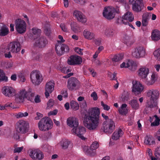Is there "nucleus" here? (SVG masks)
<instances>
[{
    "label": "nucleus",
    "mask_w": 160,
    "mask_h": 160,
    "mask_svg": "<svg viewBox=\"0 0 160 160\" xmlns=\"http://www.w3.org/2000/svg\"><path fill=\"white\" fill-rule=\"evenodd\" d=\"M8 32V28L6 25H4L1 27L0 29V36H5L7 35Z\"/></svg>",
    "instance_id": "obj_33"
},
{
    "label": "nucleus",
    "mask_w": 160,
    "mask_h": 160,
    "mask_svg": "<svg viewBox=\"0 0 160 160\" xmlns=\"http://www.w3.org/2000/svg\"><path fill=\"white\" fill-rule=\"evenodd\" d=\"M134 19V17L132 14L130 12H128L125 13L122 18H118L117 20V22L119 24L123 23L127 25L128 22H131Z\"/></svg>",
    "instance_id": "obj_7"
},
{
    "label": "nucleus",
    "mask_w": 160,
    "mask_h": 160,
    "mask_svg": "<svg viewBox=\"0 0 160 160\" xmlns=\"http://www.w3.org/2000/svg\"><path fill=\"white\" fill-rule=\"evenodd\" d=\"M80 107L83 108H85L87 107V103L85 101H83L79 103Z\"/></svg>",
    "instance_id": "obj_56"
},
{
    "label": "nucleus",
    "mask_w": 160,
    "mask_h": 160,
    "mask_svg": "<svg viewBox=\"0 0 160 160\" xmlns=\"http://www.w3.org/2000/svg\"><path fill=\"white\" fill-rule=\"evenodd\" d=\"M132 54L133 56L136 58L143 57L146 54V50L142 46L137 47L135 48Z\"/></svg>",
    "instance_id": "obj_15"
},
{
    "label": "nucleus",
    "mask_w": 160,
    "mask_h": 160,
    "mask_svg": "<svg viewBox=\"0 0 160 160\" xmlns=\"http://www.w3.org/2000/svg\"><path fill=\"white\" fill-rule=\"evenodd\" d=\"M136 67V64L131 60H128L126 64L125 62H123L120 65L121 68H128L132 71L135 70Z\"/></svg>",
    "instance_id": "obj_22"
},
{
    "label": "nucleus",
    "mask_w": 160,
    "mask_h": 160,
    "mask_svg": "<svg viewBox=\"0 0 160 160\" xmlns=\"http://www.w3.org/2000/svg\"><path fill=\"white\" fill-rule=\"evenodd\" d=\"M28 123L27 122L21 120H19L16 123V129L18 133L24 134L28 131Z\"/></svg>",
    "instance_id": "obj_5"
},
{
    "label": "nucleus",
    "mask_w": 160,
    "mask_h": 160,
    "mask_svg": "<svg viewBox=\"0 0 160 160\" xmlns=\"http://www.w3.org/2000/svg\"><path fill=\"white\" fill-rule=\"evenodd\" d=\"M8 46L9 50L13 53H18L21 48V45L18 40L10 42Z\"/></svg>",
    "instance_id": "obj_13"
},
{
    "label": "nucleus",
    "mask_w": 160,
    "mask_h": 160,
    "mask_svg": "<svg viewBox=\"0 0 160 160\" xmlns=\"http://www.w3.org/2000/svg\"><path fill=\"white\" fill-rule=\"evenodd\" d=\"M9 51L8 46L4 48H0V55L5 54V53H7Z\"/></svg>",
    "instance_id": "obj_44"
},
{
    "label": "nucleus",
    "mask_w": 160,
    "mask_h": 160,
    "mask_svg": "<svg viewBox=\"0 0 160 160\" xmlns=\"http://www.w3.org/2000/svg\"><path fill=\"white\" fill-rule=\"evenodd\" d=\"M54 87V83L53 81H50L46 83L45 95L46 98H48L49 96V94L53 91Z\"/></svg>",
    "instance_id": "obj_20"
},
{
    "label": "nucleus",
    "mask_w": 160,
    "mask_h": 160,
    "mask_svg": "<svg viewBox=\"0 0 160 160\" xmlns=\"http://www.w3.org/2000/svg\"><path fill=\"white\" fill-rule=\"evenodd\" d=\"M149 72V69L145 67H141L138 71L139 76L142 79L147 80V78Z\"/></svg>",
    "instance_id": "obj_23"
},
{
    "label": "nucleus",
    "mask_w": 160,
    "mask_h": 160,
    "mask_svg": "<svg viewBox=\"0 0 160 160\" xmlns=\"http://www.w3.org/2000/svg\"><path fill=\"white\" fill-rule=\"evenodd\" d=\"M60 27L62 30L64 32H68V30L66 26L65 23H62L60 25Z\"/></svg>",
    "instance_id": "obj_48"
},
{
    "label": "nucleus",
    "mask_w": 160,
    "mask_h": 160,
    "mask_svg": "<svg viewBox=\"0 0 160 160\" xmlns=\"http://www.w3.org/2000/svg\"><path fill=\"white\" fill-rule=\"evenodd\" d=\"M124 43L127 45V46L130 45L131 42L130 41V38L128 37H126L124 40Z\"/></svg>",
    "instance_id": "obj_49"
},
{
    "label": "nucleus",
    "mask_w": 160,
    "mask_h": 160,
    "mask_svg": "<svg viewBox=\"0 0 160 160\" xmlns=\"http://www.w3.org/2000/svg\"><path fill=\"white\" fill-rule=\"evenodd\" d=\"M44 32L47 36H49L50 35L51 33L50 28H45L44 29Z\"/></svg>",
    "instance_id": "obj_54"
},
{
    "label": "nucleus",
    "mask_w": 160,
    "mask_h": 160,
    "mask_svg": "<svg viewBox=\"0 0 160 160\" xmlns=\"http://www.w3.org/2000/svg\"><path fill=\"white\" fill-rule=\"evenodd\" d=\"M88 70L93 77H94L96 76V72H94V70L93 69L89 68Z\"/></svg>",
    "instance_id": "obj_63"
},
{
    "label": "nucleus",
    "mask_w": 160,
    "mask_h": 160,
    "mask_svg": "<svg viewBox=\"0 0 160 160\" xmlns=\"http://www.w3.org/2000/svg\"><path fill=\"white\" fill-rule=\"evenodd\" d=\"M82 62V59L79 56L71 55L67 61V63L70 65H76L80 64Z\"/></svg>",
    "instance_id": "obj_16"
},
{
    "label": "nucleus",
    "mask_w": 160,
    "mask_h": 160,
    "mask_svg": "<svg viewBox=\"0 0 160 160\" xmlns=\"http://www.w3.org/2000/svg\"><path fill=\"white\" fill-rule=\"evenodd\" d=\"M91 96L92 98L94 100L96 101L98 99L97 94L95 92H92L91 95Z\"/></svg>",
    "instance_id": "obj_53"
},
{
    "label": "nucleus",
    "mask_w": 160,
    "mask_h": 160,
    "mask_svg": "<svg viewBox=\"0 0 160 160\" xmlns=\"http://www.w3.org/2000/svg\"><path fill=\"white\" fill-rule=\"evenodd\" d=\"M99 109L97 107L89 108L87 114L85 115L83 124L84 126L90 130H96L100 122Z\"/></svg>",
    "instance_id": "obj_1"
},
{
    "label": "nucleus",
    "mask_w": 160,
    "mask_h": 160,
    "mask_svg": "<svg viewBox=\"0 0 160 160\" xmlns=\"http://www.w3.org/2000/svg\"><path fill=\"white\" fill-rule=\"evenodd\" d=\"M11 51L9 50L7 53H5L4 56L5 58H10L12 57V55L10 53Z\"/></svg>",
    "instance_id": "obj_62"
},
{
    "label": "nucleus",
    "mask_w": 160,
    "mask_h": 160,
    "mask_svg": "<svg viewBox=\"0 0 160 160\" xmlns=\"http://www.w3.org/2000/svg\"><path fill=\"white\" fill-rule=\"evenodd\" d=\"M23 114L22 112H20L16 115L15 116L17 118H18L23 117Z\"/></svg>",
    "instance_id": "obj_64"
},
{
    "label": "nucleus",
    "mask_w": 160,
    "mask_h": 160,
    "mask_svg": "<svg viewBox=\"0 0 160 160\" xmlns=\"http://www.w3.org/2000/svg\"><path fill=\"white\" fill-rule=\"evenodd\" d=\"M23 148V147L15 148L13 152L14 153L17 152H20L22 150Z\"/></svg>",
    "instance_id": "obj_55"
},
{
    "label": "nucleus",
    "mask_w": 160,
    "mask_h": 160,
    "mask_svg": "<svg viewBox=\"0 0 160 160\" xmlns=\"http://www.w3.org/2000/svg\"><path fill=\"white\" fill-rule=\"evenodd\" d=\"M147 96L150 97V102L148 103V107L152 108L156 107L157 100L158 99L159 95V91L156 89H152L147 92Z\"/></svg>",
    "instance_id": "obj_3"
},
{
    "label": "nucleus",
    "mask_w": 160,
    "mask_h": 160,
    "mask_svg": "<svg viewBox=\"0 0 160 160\" xmlns=\"http://www.w3.org/2000/svg\"><path fill=\"white\" fill-rule=\"evenodd\" d=\"M61 94L64 98H66L68 97V93L66 90H62L61 92Z\"/></svg>",
    "instance_id": "obj_60"
},
{
    "label": "nucleus",
    "mask_w": 160,
    "mask_h": 160,
    "mask_svg": "<svg viewBox=\"0 0 160 160\" xmlns=\"http://www.w3.org/2000/svg\"><path fill=\"white\" fill-rule=\"evenodd\" d=\"M34 100L35 102L36 103L40 102H41L40 96L38 95H37V96H35Z\"/></svg>",
    "instance_id": "obj_58"
},
{
    "label": "nucleus",
    "mask_w": 160,
    "mask_h": 160,
    "mask_svg": "<svg viewBox=\"0 0 160 160\" xmlns=\"http://www.w3.org/2000/svg\"><path fill=\"white\" fill-rule=\"evenodd\" d=\"M15 28L17 32L21 34L26 30V24L25 22L21 19H18L15 21Z\"/></svg>",
    "instance_id": "obj_11"
},
{
    "label": "nucleus",
    "mask_w": 160,
    "mask_h": 160,
    "mask_svg": "<svg viewBox=\"0 0 160 160\" xmlns=\"http://www.w3.org/2000/svg\"><path fill=\"white\" fill-rule=\"evenodd\" d=\"M150 18L149 14L147 13H144L142 16V26H146L148 23V21Z\"/></svg>",
    "instance_id": "obj_32"
},
{
    "label": "nucleus",
    "mask_w": 160,
    "mask_h": 160,
    "mask_svg": "<svg viewBox=\"0 0 160 160\" xmlns=\"http://www.w3.org/2000/svg\"><path fill=\"white\" fill-rule=\"evenodd\" d=\"M75 3L80 5H83L85 3V0H73Z\"/></svg>",
    "instance_id": "obj_52"
},
{
    "label": "nucleus",
    "mask_w": 160,
    "mask_h": 160,
    "mask_svg": "<svg viewBox=\"0 0 160 160\" xmlns=\"http://www.w3.org/2000/svg\"><path fill=\"white\" fill-rule=\"evenodd\" d=\"M51 136V133L49 132H44L42 135V137L43 139L47 140L49 138H50Z\"/></svg>",
    "instance_id": "obj_43"
},
{
    "label": "nucleus",
    "mask_w": 160,
    "mask_h": 160,
    "mask_svg": "<svg viewBox=\"0 0 160 160\" xmlns=\"http://www.w3.org/2000/svg\"><path fill=\"white\" fill-rule=\"evenodd\" d=\"M104 34L107 37H112L114 35L115 31L111 28H108L104 30Z\"/></svg>",
    "instance_id": "obj_30"
},
{
    "label": "nucleus",
    "mask_w": 160,
    "mask_h": 160,
    "mask_svg": "<svg viewBox=\"0 0 160 160\" xmlns=\"http://www.w3.org/2000/svg\"><path fill=\"white\" fill-rule=\"evenodd\" d=\"M101 104L103 107V108L104 110L107 111H108L110 109V107L107 105L105 104L103 101H102L101 102Z\"/></svg>",
    "instance_id": "obj_51"
},
{
    "label": "nucleus",
    "mask_w": 160,
    "mask_h": 160,
    "mask_svg": "<svg viewBox=\"0 0 160 160\" xmlns=\"http://www.w3.org/2000/svg\"><path fill=\"white\" fill-rule=\"evenodd\" d=\"M123 58V55L122 54H120L115 56L112 60L113 61L117 62L122 60Z\"/></svg>",
    "instance_id": "obj_40"
},
{
    "label": "nucleus",
    "mask_w": 160,
    "mask_h": 160,
    "mask_svg": "<svg viewBox=\"0 0 160 160\" xmlns=\"http://www.w3.org/2000/svg\"><path fill=\"white\" fill-rule=\"evenodd\" d=\"M99 147V144L97 141L94 142L92 144L89 148L88 146H84L83 148L84 152L88 155L94 156L95 154L96 150Z\"/></svg>",
    "instance_id": "obj_8"
},
{
    "label": "nucleus",
    "mask_w": 160,
    "mask_h": 160,
    "mask_svg": "<svg viewBox=\"0 0 160 160\" xmlns=\"http://www.w3.org/2000/svg\"><path fill=\"white\" fill-rule=\"evenodd\" d=\"M52 124V122L51 119L45 117L41 119L38 122V127L40 131H44L51 129Z\"/></svg>",
    "instance_id": "obj_4"
},
{
    "label": "nucleus",
    "mask_w": 160,
    "mask_h": 160,
    "mask_svg": "<svg viewBox=\"0 0 160 160\" xmlns=\"http://www.w3.org/2000/svg\"><path fill=\"white\" fill-rule=\"evenodd\" d=\"M153 55L157 60L160 61V48L154 51Z\"/></svg>",
    "instance_id": "obj_41"
},
{
    "label": "nucleus",
    "mask_w": 160,
    "mask_h": 160,
    "mask_svg": "<svg viewBox=\"0 0 160 160\" xmlns=\"http://www.w3.org/2000/svg\"><path fill=\"white\" fill-rule=\"evenodd\" d=\"M55 50L56 53L58 56H61L66 52H69V48L67 45L58 43L55 46Z\"/></svg>",
    "instance_id": "obj_10"
},
{
    "label": "nucleus",
    "mask_w": 160,
    "mask_h": 160,
    "mask_svg": "<svg viewBox=\"0 0 160 160\" xmlns=\"http://www.w3.org/2000/svg\"><path fill=\"white\" fill-rule=\"evenodd\" d=\"M54 102H53V100L52 99H50L49 100L48 103H47V108H51L54 105Z\"/></svg>",
    "instance_id": "obj_50"
},
{
    "label": "nucleus",
    "mask_w": 160,
    "mask_h": 160,
    "mask_svg": "<svg viewBox=\"0 0 160 160\" xmlns=\"http://www.w3.org/2000/svg\"><path fill=\"white\" fill-rule=\"evenodd\" d=\"M102 14L103 16L108 19H113L115 15L113 8L109 7L104 8Z\"/></svg>",
    "instance_id": "obj_14"
},
{
    "label": "nucleus",
    "mask_w": 160,
    "mask_h": 160,
    "mask_svg": "<svg viewBox=\"0 0 160 160\" xmlns=\"http://www.w3.org/2000/svg\"><path fill=\"white\" fill-rule=\"evenodd\" d=\"M145 143L148 145L154 146L155 145V142L153 137L151 135H147L145 138Z\"/></svg>",
    "instance_id": "obj_27"
},
{
    "label": "nucleus",
    "mask_w": 160,
    "mask_h": 160,
    "mask_svg": "<svg viewBox=\"0 0 160 160\" xmlns=\"http://www.w3.org/2000/svg\"><path fill=\"white\" fill-rule=\"evenodd\" d=\"M83 35L85 38L90 40L94 39L95 37L94 33L88 29L84 30Z\"/></svg>",
    "instance_id": "obj_26"
},
{
    "label": "nucleus",
    "mask_w": 160,
    "mask_h": 160,
    "mask_svg": "<svg viewBox=\"0 0 160 160\" xmlns=\"http://www.w3.org/2000/svg\"><path fill=\"white\" fill-rule=\"evenodd\" d=\"M33 153V152L31 153V158L35 160H42L44 157V155L42 152L40 151H36V156L34 157L32 154Z\"/></svg>",
    "instance_id": "obj_29"
},
{
    "label": "nucleus",
    "mask_w": 160,
    "mask_h": 160,
    "mask_svg": "<svg viewBox=\"0 0 160 160\" xmlns=\"http://www.w3.org/2000/svg\"><path fill=\"white\" fill-rule=\"evenodd\" d=\"M15 91L12 87L6 86L3 88L2 93L6 96L11 97L15 95Z\"/></svg>",
    "instance_id": "obj_24"
},
{
    "label": "nucleus",
    "mask_w": 160,
    "mask_h": 160,
    "mask_svg": "<svg viewBox=\"0 0 160 160\" xmlns=\"http://www.w3.org/2000/svg\"><path fill=\"white\" fill-rule=\"evenodd\" d=\"M152 38L153 41H158L160 39V31L157 30H153L152 33Z\"/></svg>",
    "instance_id": "obj_31"
},
{
    "label": "nucleus",
    "mask_w": 160,
    "mask_h": 160,
    "mask_svg": "<svg viewBox=\"0 0 160 160\" xmlns=\"http://www.w3.org/2000/svg\"><path fill=\"white\" fill-rule=\"evenodd\" d=\"M57 112L58 110L57 109H55L53 111L49 112L48 114L49 116L51 115H55L57 114Z\"/></svg>",
    "instance_id": "obj_57"
},
{
    "label": "nucleus",
    "mask_w": 160,
    "mask_h": 160,
    "mask_svg": "<svg viewBox=\"0 0 160 160\" xmlns=\"http://www.w3.org/2000/svg\"><path fill=\"white\" fill-rule=\"evenodd\" d=\"M127 106V105L125 103L122 104L121 107L119 109V113L121 115H126L128 113V110L126 108Z\"/></svg>",
    "instance_id": "obj_35"
},
{
    "label": "nucleus",
    "mask_w": 160,
    "mask_h": 160,
    "mask_svg": "<svg viewBox=\"0 0 160 160\" xmlns=\"http://www.w3.org/2000/svg\"><path fill=\"white\" fill-rule=\"evenodd\" d=\"M156 118L155 120L151 124V125L152 126H158L160 124V119L157 117V115L155 116Z\"/></svg>",
    "instance_id": "obj_45"
},
{
    "label": "nucleus",
    "mask_w": 160,
    "mask_h": 160,
    "mask_svg": "<svg viewBox=\"0 0 160 160\" xmlns=\"http://www.w3.org/2000/svg\"><path fill=\"white\" fill-rule=\"evenodd\" d=\"M132 83V92H134L135 94H140L144 89L143 86L139 82L137 81L133 82Z\"/></svg>",
    "instance_id": "obj_18"
},
{
    "label": "nucleus",
    "mask_w": 160,
    "mask_h": 160,
    "mask_svg": "<svg viewBox=\"0 0 160 160\" xmlns=\"http://www.w3.org/2000/svg\"><path fill=\"white\" fill-rule=\"evenodd\" d=\"M67 125L71 127L76 128L78 125V119L74 117L68 118L67 121Z\"/></svg>",
    "instance_id": "obj_25"
},
{
    "label": "nucleus",
    "mask_w": 160,
    "mask_h": 160,
    "mask_svg": "<svg viewBox=\"0 0 160 160\" xmlns=\"http://www.w3.org/2000/svg\"><path fill=\"white\" fill-rule=\"evenodd\" d=\"M30 77L32 83L35 85H38L43 80L42 75L39 71L32 72Z\"/></svg>",
    "instance_id": "obj_12"
},
{
    "label": "nucleus",
    "mask_w": 160,
    "mask_h": 160,
    "mask_svg": "<svg viewBox=\"0 0 160 160\" xmlns=\"http://www.w3.org/2000/svg\"><path fill=\"white\" fill-rule=\"evenodd\" d=\"M35 93L32 92V89L29 88L28 91L25 89L20 90L15 98L16 101L19 102H23L26 98L31 102H33Z\"/></svg>",
    "instance_id": "obj_2"
},
{
    "label": "nucleus",
    "mask_w": 160,
    "mask_h": 160,
    "mask_svg": "<svg viewBox=\"0 0 160 160\" xmlns=\"http://www.w3.org/2000/svg\"><path fill=\"white\" fill-rule=\"evenodd\" d=\"M32 31L33 35L36 36L37 37L39 36L41 32L40 29L36 28H33L32 29ZM35 37L36 36H35Z\"/></svg>",
    "instance_id": "obj_42"
},
{
    "label": "nucleus",
    "mask_w": 160,
    "mask_h": 160,
    "mask_svg": "<svg viewBox=\"0 0 160 160\" xmlns=\"http://www.w3.org/2000/svg\"><path fill=\"white\" fill-rule=\"evenodd\" d=\"M158 79V75L156 73H153L151 75V80L148 81L147 83L148 85H152Z\"/></svg>",
    "instance_id": "obj_36"
},
{
    "label": "nucleus",
    "mask_w": 160,
    "mask_h": 160,
    "mask_svg": "<svg viewBox=\"0 0 160 160\" xmlns=\"http://www.w3.org/2000/svg\"><path fill=\"white\" fill-rule=\"evenodd\" d=\"M48 43V40L44 36H41L37 38L36 41L34 45L39 48H42L45 47Z\"/></svg>",
    "instance_id": "obj_19"
},
{
    "label": "nucleus",
    "mask_w": 160,
    "mask_h": 160,
    "mask_svg": "<svg viewBox=\"0 0 160 160\" xmlns=\"http://www.w3.org/2000/svg\"><path fill=\"white\" fill-rule=\"evenodd\" d=\"M83 49H81L78 47H76L75 48L74 50L75 52L81 55L83 54L82 51Z\"/></svg>",
    "instance_id": "obj_47"
},
{
    "label": "nucleus",
    "mask_w": 160,
    "mask_h": 160,
    "mask_svg": "<svg viewBox=\"0 0 160 160\" xmlns=\"http://www.w3.org/2000/svg\"><path fill=\"white\" fill-rule=\"evenodd\" d=\"M86 132V128L81 126L78 125L77 127L74 128L72 130V132L73 134L76 135L82 140H85L86 139L83 136Z\"/></svg>",
    "instance_id": "obj_9"
},
{
    "label": "nucleus",
    "mask_w": 160,
    "mask_h": 160,
    "mask_svg": "<svg viewBox=\"0 0 160 160\" xmlns=\"http://www.w3.org/2000/svg\"><path fill=\"white\" fill-rule=\"evenodd\" d=\"M73 15L78 21L82 23H85L87 20L86 16L82 12L78 10L74 11Z\"/></svg>",
    "instance_id": "obj_17"
},
{
    "label": "nucleus",
    "mask_w": 160,
    "mask_h": 160,
    "mask_svg": "<svg viewBox=\"0 0 160 160\" xmlns=\"http://www.w3.org/2000/svg\"><path fill=\"white\" fill-rule=\"evenodd\" d=\"M8 79V77L6 76L5 72L2 70L0 69V82L2 81L7 82Z\"/></svg>",
    "instance_id": "obj_38"
},
{
    "label": "nucleus",
    "mask_w": 160,
    "mask_h": 160,
    "mask_svg": "<svg viewBox=\"0 0 160 160\" xmlns=\"http://www.w3.org/2000/svg\"><path fill=\"white\" fill-rule=\"evenodd\" d=\"M103 125L104 132L107 134L112 133L115 128V123L113 120L111 119L104 121Z\"/></svg>",
    "instance_id": "obj_6"
},
{
    "label": "nucleus",
    "mask_w": 160,
    "mask_h": 160,
    "mask_svg": "<svg viewBox=\"0 0 160 160\" xmlns=\"http://www.w3.org/2000/svg\"><path fill=\"white\" fill-rule=\"evenodd\" d=\"M129 104L132 108L134 110L138 109L139 105L137 100L133 99L129 101Z\"/></svg>",
    "instance_id": "obj_34"
},
{
    "label": "nucleus",
    "mask_w": 160,
    "mask_h": 160,
    "mask_svg": "<svg viewBox=\"0 0 160 160\" xmlns=\"http://www.w3.org/2000/svg\"><path fill=\"white\" fill-rule=\"evenodd\" d=\"M123 134V132L121 128H118L116 130L112 135V139L114 140H117L120 137H122Z\"/></svg>",
    "instance_id": "obj_28"
},
{
    "label": "nucleus",
    "mask_w": 160,
    "mask_h": 160,
    "mask_svg": "<svg viewBox=\"0 0 160 160\" xmlns=\"http://www.w3.org/2000/svg\"><path fill=\"white\" fill-rule=\"evenodd\" d=\"M78 83V80L76 78L71 77L68 80V88L70 90H75L76 89V87Z\"/></svg>",
    "instance_id": "obj_21"
},
{
    "label": "nucleus",
    "mask_w": 160,
    "mask_h": 160,
    "mask_svg": "<svg viewBox=\"0 0 160 160\" xmlns=\"http://www.w3.org/2000/svg\"><path fill=\"white\" fill-rule=\"evenodd\" d=\"M70 106L71 108L75 110H77L79 108L78 104L74 101H72L70 103Z\"/></svg>",
    "instance_id": "obj_39"
},
{
    "label": "nucleus",
    "mask_w": 160,
    "mask_h": 160,
    "mask_svg": "<svg viewBox=\"0 0 160 160\" xmlns=\"http://www.w3.org/2000/svg\"><path fill=\"white\" fill-rule=\"evenodd\" d=\"M71 29L74 32H78L79 28L76 23H71Z\"/></svg>",
    "instance_id": "obj_46"
},
{
    "label": "nucleus",
    "mask_w": 160,
    "mask_h": 160,
    "mask_svg": "<svg viewBox=\"0 0 160 160\" xmlns=\"http://www.w3.org/2000/svg\"><path fill=\"white\" fill-rule=\"evenodd\" d=\"M155 155L156 157L160 155V147H157L155 150Z\"/></svg>",
    "instance_id": "obj_59"
},
{
    "label": "nucleus",
    "mask_w": 160,
    "mask_h": 160,
    "mask_svg": "<svg viewBox=\"0 0 160 160\" xmlns=\"http://www.w3.org/2000/svg\"><path fill=\"white\" fill-rule=\"evenodd\" d=\"M70 143V142L66 139L63 140L60 142L61 146L63 149L68 148Z\"/></svg>",
    "instance_id": "obj_37"
},
{
    "label": "nucleus",
    "mask_w": 160,
    "mask_h": 160,
    "mask_svg": "<svg viewBox=\"0 0 160 160\" xmlns=\"http://www.w3.org/2000/svg\"><path fill=\"white\" fill-rule=\"evenodd\" d=\"M43 117L42 114L39 113L37 112V116L35 117V119L36 120H38L40 119V118H42Z\"/></svg>",
    "instance_id": "obj_61"
}]
</instances>
